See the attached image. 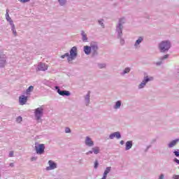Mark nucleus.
Returning <instances> with one entry per match:
<instances>
[{
    "instance_id": "nucleus-8",
    "label": "nucleus",
    "mask_w": 179,
    "mask_h": 179,
    "mask_svg": "<svg viewBox=\"0 0 179 179\" xmlns=\"http://www.w3.org/2000/svg\"><path fill=\"white\" fill-rule=\"evenodd\" d=\"M48 163L50 166L47 167L46 170H54L55 169H57V164H55V162L50 160Z\"/></svg>"
},
{
    "instance_id": "nucleus-5",
    "label": "nucleus",
    "mask_w": 179,
    "mask_h": 179,
    "mask_svg": "<svg viewBox=\"0 0 179 179\" xmlns=\"http://www.w3.org/2000/svg\"><path fill=\"white\" fill-rule=\"evenodd\" d=\"M153 79L152 77H144V80L142 81V83L139 85L138 87L139 89H143L146 85L147 82H150V80H152Z\"/></svg>"
},
{
    "instance_id": "nucleus-26",
    "label": "nucleus",
    "mask_w": 179,
    "mask_h": 179,
    "mask_svg": "<svg viewBox=\"0 0 179 179\" xmlns=\"http://www.w3.org/2000/svg\"><path fill=\"white\" fill-rule=\"evenodd\" d=\"M122 19L120 20V23H119V25H118V27L120 30H122V24H121V22H122Z\"/></svg>"
},
{
    "instance_id": "nucleus-25",
    "label": "nucleus",
    "mask_w": 179,
    "mask_h": 179,
    "mask_svg": "<svg viewBox=\"0 0 179 179\" xmlns=\"http://www.w3.org/2000/svg\"><path fill=\"white\" fill-rule=\"evenodd\" d=\"M22 117H17V119H16V121H17V122H18V123H20V122H22Z\"/></svg>"
},
{
    "instance_id": "nucleus-15",
    "label": "nucleus",
    "mask_w": 179,
    "mask_h": 179,
    "mask_svg": "<svg viewBox=\"0 0 179 179\" xmlns=\"http://www.w3.org/2000/svg\"><path fill=\"white\" fill-rule=\"evenodd\" d=\"M178 139L173 140L169 144V148H173V146H176L177 145V142H178Z\"/></svg>"
},
{
    "instance_id": "nucleus-36",
    "label": "nucleus",
    "mask_w": 179,
    "mask_h": 179,
    "mask_svg": "<svg viewBox=\"0 0 179 179\" xmlns=\"http://www.w3.org/2000/svg\"><path fill=\"white\" fill-rule=\"evenodd\" d=\"M174 162H176V163L179 164V160L177 158H175Z\"/></svg>"
},
{
    "instance_id": "nucleus-29",
    "label": "nucleus",
    "mask_w": 179,
    "mask_h": 179,
    "mask_svg": "<svg viewBox=\"0 0 179 179\" xmlns=\"http://www.w3.org/2000/svg\"><path fill=\"white\" fill-rule=\"evenodd\" d=\"M65 132L66 134H69V132H71V129H69V127H66L65 129Z\"/></svg>"
},
{
    "instance_id": "nucleus-2",
    "label": "nucleus",
    "mask_w": 179,
    "mask_h": 179,
    "mask_svg": "<svg viewBox=\"0 0 179 179\" xmlns=\"http://www.w3.org/2000/svg\"><path fill=\"white\" fill-rule=\"evenodd\" d=\"M170 47H171V45L169 41H162L159 45L161 52H166V51H169V50H170Z\"/></svg>"
},
{
    "instance_id": "nucleus-18",
    "label": "nucleus",
    "mask_w": 179,
    "mask_h": 179,
    "mask_svg": "<svg viewBox=\"0 0 179 179\" xmlns=\"http://www.w3.org/2000/svg\"><path fill=\"white\" fill-rule=\"evenodd\" d=\"M92 150H93L94 155H97L100 152V148H99L98 147L93 148Z\"/></svg>"
},
{
    "instance_id": "nucleus-1",
    "label": "nucleus",
    "mask_w": 179,
    "mask_h": 179,
    "mask_svg": "<svg viewBox=\"0 0 179 179\" xmlns=\"http://www.w3.org/2000/svg\"><path fill=\"white\" fill-rule=\"evenodd\" d=\"M66 57H67V61L69 64H72V61H73V59H76V57H78V48H76V46H73L70 50V55L69 53H66L62 55L61 58L64 59Z\"/></svg>"
},
{
    "instance_id": "nucleus-9",
    "label": "nucleus",
    "mask_w": 179,
    "mask_h": 179,
    "mask_svg": "<svg viewBox=\"0 0 179 179\" xmlns=\"http://www.w3.org/2000/svg\"><path fill=\"white\" fill-rule=\"evenodd\" d=\"M110 139H114V138H117V139H120L121 138V134L120 132L116 131L115 133L111 134L109 136Z\"/></svg>"
},
{
    "instance_id": "nucleus-19",
    "label": "nucleus",
    "mask_w": 179,
    "mask_h": 179,
    "mask_svg": "<svg viewBox=\"0 0 179 179\" xmlns=\"http://www.w3.org/2000/svg\"><path fill=\"white\" fill-rule=\"evenodd\" d=\"M142 41H143V38L139 37L138 39L136 41L135 45H139Z\"/></svg>"
},
{
    "instance_id": "nucleus-12",
    "label": "nucleus",
    "mask_w": 179,
    "mask_h": 179,
    "mask_svg": "<svg viewBox=\"0 0 179 179\" xmlns=\"http://www.w3.org/2000/svg\"><path fill=\"white\" fill-rule=\"evenodd\" d=\"M57 93H59L60 96H71L69 91H61V90H58Z\"/></svg>"
},
{
    "instance_id": "nucleus-31",
    "label": "nucleus",
    "mask_w": 179,
    "mask_h": 179,
    "mask_svg": "<svg viewBox=\"0 0 179 179\" xmlns=\"http://www.w3.org/2000/svg\"><path fill=\"white\" fill-rule=\"evenodd\" d=\"M13 151H10V152H9V157H13Z\"/></svg>"
},
{
    "instance_id": "nucleus-21",
    "label": "nucleus",
    "mask_w": 179,
    "mask_h": 179,
    "mask_svg": "<svg viewBox=\"0 0 179 179\" xmlns=\"http://www.w3.org/2000/svg\"><path fill=\"white\" fill-rule=\"evenodd\" d=\"M120 107H121V101H117L116 102L115 106V108H120Z\"/></svg>"
},
{
    "instance_id": "nucleus-7",
    "label": "nucleus",
    "mask_w": 179,
    "mask_h": 179,
    "mask_svg": "<svg viewBox=\"0 0 179 179\" xmlns=\"http://www.w3.org/2000/svg\"><path fill=\"white\" fill-rule=\"evenodd\" d=\"M47 69H48V66L45 65V64L44 63H40L38 65V69L37 71H47Z\"/></svg>"
},
{
    "instance_id": "nucleus-3",
    "label": "nucleus",
    "mask_w": 179,
    "mask_h": 179,
    "mask_svg": "<svg viewBox=\"0 0 179 179\" xmlns=\"http://www.w3.org/2000/svg\"><path fill=\"white\" fill-rule=\"evenodd\" d=\"M43 113H44V108H43V106H41L35 109L34 114L36 120H41V117H43Z\"/></svg>"
},
{
    "instance_id": "nucleus-40",
    "label": "nucleus",
    "mask_w": 179,
    "mask_h": 179,
    "mask_svg": "<svg viewBox=\"0 0 179 179\" xmlns=\"http://www.w3.org/2000/svg\"><path fill=\"white\" fill-rule=\"evenodd\" d=\"M120 144H121V145H124V141H120Z\"/></svg>"
},
{
    "instance_id": "nucleus-32",
    "label": "nucleus",
    "mask_w": 179,
    "mask_h": 179,
    "mask_svg": "<svg viewBox=\"0 0 179 179\" xmlns=\"http://www.w3.org/2000/svg\"><path fill=\"white\" fill-rule=\"evenodd\" d=\"M174 154H175V156H176V157H179V152L178 151H175Z\"/></svg>"
},
{
    "instance_id": "nucleus-35",
    "label": "nucleus",
    "mask_w": 179,
    "mask_h": 179,
    "mask_svg": "<svg viewBox=\"0 0 179 179\" xmlns=\"http://www.w3.org/2000/svg\"><path fill=\"white\" fill-rule=\"evenodd\" d=\"M174 179H179V175H175L173 176Z\"/></svg>"
},
{
    "instance_id": "nucleus-10",
    "label": "nucleus",
    "mask_w": 179,
    "mask_h": 179,
    "mask_svg": "<svg viewBox=\"0 0 179 179\" xmlns=\"http://www.w3.org/2000/svg\"><path fill=\"white\" fill-rule=\"evenodd\" d=\"M85 145L87 146L92 147L94 145V143L93 142V141H92V138L87 136L86 137V139H85Z\"/></svg>"
},
{
    "instance_id": "nucleus-39",
    "label": "nucleus",
    "mask_w": 179,
    "mask_h": 179,
    "mask_svg": "<svg viewBox=\"0 0 179 179\" xmlns=\"http://www.w3.org/2000/svg\"><path fill=\"white\" fill-rule=\"evenodd\" d=\"M13 166H14L13 163H10V167H13Z\"/></svg>"
},
{
    "instance_id": "nucleus-30",
    "label": "nucleus",
    "mask_w": 179,
    "mask_h": 179,
    "mask_svg": "<svg viewBox=\"0 0 179 179\" xmlns=\"http://www.w3.org/2000/svg\"><path fill=\"white\" fill-rule=\"evenodd\" d=\"M20 2H22L23 3H26V2H30V0H19Z\"/></svg>"
},
{
    "instance_id": "nucleus-13",
    "label": "nucleus",
    "mask_w": 179,
    "mask_h": 179,
    "mask_svg": "<svg viewBox=\"0 0 179 179\" xmlns=\"http://www.w3.org/2000/svg\"><path fill=\"white\" fill-rule=\"evenodd\" d=\"M84 52L87 55H89L92 52V46H84Z\"/></svg>"
},
{
    "instance_id": "nucleus-20",
    "label": "nucleus",
    "mask_w": 179,
    "mask_h": 179,
    "mask_svg": "<svg viewBox=\"0 0 179 179\" xmlns=\"http://www.w3.org/2000/svg\"><path fill=\"white\" fill-rule=\"evenodd\" d=\"M81 34L83 36V41H87V36L86 34L85 33V31H83Z\"/></svg>"
},
{
    "instance_id": "nucleus-42",
    "label": "nucleus",
    "mask_w": 179,
    "mask_h": 179,
    "mask_svg": "<svg viewBox=\"0 0 179 179\" xmlns=\"http://www.w3.org/2000/svg\"><path fill=\"white\" fill-rule=\"evenodd\" d=\"M101 24L102 27H104V25H103V23H102V24Z\"/></svg>"
},
{
    "instance_id": "nucleus-33",
    "label": "nucleus",
    "mask_w": 179,
    "mask_h": 179,
    "mask_svg": "<svg viewBox=\"0 0 179 179\" xmlns=\"http://www.w3.org/2000/svg\"><path fill=\"white\" fill-rule=\"evenodd\" d=\"M99 68L101 69L102 68H106V64H99Z\"/></svg>"
},
{
    "instance_id": "nucleus-16",
    "label": "nucleus",
    "mask_w": 179,
    "mask_h": 179,
    "mask_svg": "<svg viewBox=\"0 0 179 179\" xmlns=\"http://www.w3.org/2000/svg\"><path fill=\"white\" fill-rule=\"evenodd\" d=\"M132 148V141H129L126 143V150H129Z\"/></svg>"
},
{
    "instance_id": "nucleus-11",
    "label": "nucleus",
    "mask_w": 179,
    "mask_h": 179,
    "mask_svg": "<svg viewBox=\"0 0 179 179\" xmlns=\"http://www.w3.org/2000/svg\"><path fill=\"white\" fill-rule=\"evenodd\" d=\"M6 20L9 22L12 26H13V21L12 20V18H10V16H9V10H6Z\"/></svg>"
},
{
    "instance_id": "nucleus-37",
    "label": "nucleus",
    "mask_w": 179,
    "mask_h": 179,
    "mask_svg": "<svg viewBox=\"0 0 179 179\" xmlns=\"http://www.w3.org/2000/svg\"><path fill=\"white\" fill-rule=\"evenodd\" d=\"M31 160L33 162L34 160H36V158L34 157L31 158Z\"/></svg>"
},
{
    "instance_id": "nucleus-14",
    "label": "nucleus",
    "mask_w": 179,
    "mask_h": 179,
    "mask_svg": "<svg viewBox=\"0 0 179 179\" xmlns=\"http://www.w3.org/2000/svg\"><path fill=\"white\" fill-rule=\"evenodd\" d=\"M110 171H111V166H108L106 169V170L103 173V177H105L107 178V176H108V173H110Z\"/></svg>"
},
{
    "instance_id": "nucleus-41",
    "label": "nucleus",
    "mask_w": 179,
    "mask_h": 179,
    "mask_svg": "<svg viewBox=\"0 0 179 179\" xmlns=\"http://www.w3.org/2000/svg\"><path fill=\"white\" fill-rule=\"evenodd\" d=\"M101 179H107V178L103 176V177L101 178Z\"/></svg>"
},
{
    "instance_id": "nucleus-27",
    "label": "nucleus",
    "mask_w": 179,
    "mask_h": 179,
    "mask_svg": "<svg viewBox=\"0 0 179 179\" xmlns=\"http://www.w3.org/2000/svg\"><path fill=\"white\" fill-rule=\"evenodd\" d=\"M131 71V69L126 68L124 71V73H129V72Z\"/></svg>"
},
{
    "instance_id": "nucleus-4",
    "label": "nucleus",
    "mask_w": 179,
    "mask_h": 179,
    "mask_svg": "<svg viewBox=\"0 0 179 179\" xmlns=\"http://www.w3.org/2000/svg\"><path fill=\"white\" fill-rule=\"evenodd\" d=\"M45 149V146L44 144H38V145L35 146V150L37 155H43V153H44Z\"/></svg>"
},
{
    "instance_id": "nucleus-6",
    "label": "nucleus",
    "mask_w": 179,
    "mask_h": 179,
    "mask_svg": "<svg viewBox=\"0 0 179 179\" xmlns=\"http://www.w3.org/2000/svg\"><path fill=\"white\" fill-rule=\"evenodd\" d=\"M19 103L20 106H24L27 103V96L22 95L19 97Z\"/></svg>"
},
{
    "instance_id": "nucleus-34",
    "label": "nucleus",
    "mask_w": 179,
    "mask_h": 179,
    "mask_svg": "<svg viewBox=\"0 0 179 179\" xmlns=\"http://www.w3.org/2000/svg\"><path fill=\"white\" fill-rule=\"evenodd\" d=\"M167 58H169V55H165L162 59H167Z\"/></svg>"
},
{
    "instance_id": "nucleus-22",
    "label": "nucleus",
    "mask_w": 179,
    "mask_h": 179,
    "mask_svg": "<svg viewBox=\"0 0 179 179\" xmlns=\"http://www.w3.org/2000/svg\"><path fill=\"white\" fill-rule=\"evenodd\" d=\"M12 31H13L14 36H17V32H16V29L15 28V24L12 25Z\"/></svg>"
},
{
    "instance_id": "nucleus-24",
    "label": "nucleus",
    "mask_w": 179,
    "mask_h": 179,
    "mask_svg": "<svg viewBox=\"0 0 179 179\" xmlns=\"http://www.w3.org/2000/svg\"><path fill=\"white\" fill-rule=\"evenodd\" d=\"M58 2H59L60 5H65V2H66V0H58Z\"/></svg>"
},
{
    "instance_id": "nucleus-38",
    "label": "nucleus",
    "mask_w": 179,
    "mask_h": 179,
    "mask_svg": "<svg viewBox=\"0 0 179 179\" xmlns=\"http://www.w3.org/2000/svg\"><path fill=\"white\" fill-rule=\"evenodd\" d=\"M89 153L92 155V153H93V151H89L88 152H87V155H89Z\"/></svg>"
},
{
    "instance_id": "nucleus-23",
    "label": "nucleus",
    "mask_w": 179,
    "mask_h": 179,
    "mask_svg": "<svg viewBox=\"0 0 179 179\" xmlns=\"http://www.w3.org/2000/svg\"><path fill=\"white\" fill-rule=\"evenodd\" d=\"M34 89V87L29 86V88L27 90V93H30V92H32V90Z\"/></svg>"
},
{
    "instance_id": "nucleus-28",
    "label": "nucleus",
    "mask_w": 179,
    "mask_h": 179,
    "mask_svg": "<svg viewBox=\"0 0 179 179\" xmlns=\"http://www.w3.org/2000/svg\"><path fill=\"white\" fill-rule=\"evenodd\" d=\"M99 167V162L97 160L94 162V169H97Z\"/></svg>"
},
{
    "instance_id": "nucleus-17",
    "label": "nucleus",
    "mask_w": 179,
    "mask_h": 179,
    "mask_svg": "<svg viewBox=\"0 0 179 179\" xmlns=\"http://www.w3.org/2000/svg\"><path fill=\"white\" fill-rule=\"evenodd\" d=\"M91 50L94 51V54H96L97 50H99V47H97V45H91Z\"/></svg>"
}]
</instances>
